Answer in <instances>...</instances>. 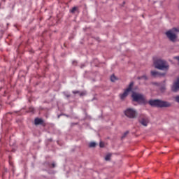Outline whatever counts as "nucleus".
I'll return each instance as SVG.
<instances>
[{
    "label": "nucleus",
    "instance_id": "obj_10",
    "mask_svg": "<svg viewBox=\"0 0 179 179\" xmlns=\"http://www.w3.org/2000/svg\"><path fill=\"white\" fill-rule=\"evenodd\" d=\"M35 125H41L43 124L44 121H43L42 119L40 118H36L34 120Z\"/></svg>",
    "mask_w": 179,
    "mask_h": 179
},
{
    "label": "nucleus",
    "instance_id": "obj_16",
    "mask_svg": "<svg viewBox=\"0 0 179 179\" xmlns=\"http://www.w3.org/2000/svg\"><path fill=\"white\" fill-rule=\"evenodd\" d=\"M175 101H176V103H179V95L175 96Z\"/></svg>",
    "mask_w": 179,
    "mask_h": 179
},
{
    "label": "nucleus",
    "instance_id": "obj_9",
    "mask_svg": "<svg viewBox=\"0 0 179 179\" xmlns=\"http://www.w3.org/2000/svg\"><path fill=\"white\" fill-rule=\"evenodd\" d=\"M178 89H179V80H178L177 82H176L173 84V86L172 87V90L173 92H177Z\"/></svg>",
    "mask_w": 179,
    "mask_h": 179
},
{
    "label": "nucleus",
    "instance_id": "obj_13",
    "mask_svg": "<svg viewBox=\"0 0 179 179\" xmlns=\"http://www.w3.org/2000/svg\"><path fill=\"white\" fill-rule=\"evenodd\" d=\"M116 80H117V78L115 77V76H114V75L111 76V77H110L111 82H115Z\"/></svg>",
    "mask_w": 179,
    "mask_h": 179
},
{
    "label": "nucleus",
    "instance_id": "obj_7",
    "mask_svg": "<svg viewBox=\"0 0 179 179\" xmlns=\"http://www.w3.org/2000/svg\"><path fill=\"white\" fill-rule=\"evenodd\" d=\"M139 122L143 127H148V124H149V117L145 115H141L139 117Z\"/></svg>",
    "mask_w": 179,
    "mask_h": 179
},
{
    "label": "nucleus",
    "instance_id": "obj_3",
    "mask_svg": "<svg viewBox=\"0 0 179 179\" xmlns=\"http://www.w3.org/2000/svg\"><path fill=\"white\" fill-rule=\"evenodd\" d=\"M177 33H179V28L174 27L167 31L165 34L169 41L176 43V41H177Z\"/></svg>",
    "mask_w": 179,
    "mask_h": 179
},
{
    "label": "nucleus",
    "instance_id": "obj_4",
    "mask_svg": "<svg viewBox=\"0 0 179 179\" xmlns=\"http://www.w3.org/2000/svg\"><path fill=\"white\" fill-rule=\"evenodd\" d=\"M134 101H136L137 103H140V104H147L148 101H146V97L143 96L142 94H138L134 92L131 95Z\"/></svg>",
    "mask_w": 179,
    "mask_h": 179
},
{
    "label": "nucleus",
    "instance_id": "obj_2",
    "mask_svg": "<svg viewBox=\"0 0 179 179\" xmlns=\"http://www.w3.org/2000/svg\"><path fill=\"white\" fill-rule=\"evenodd\" d=\"M155 67L159 71H169L170 66L169 63L162 59H158L154 62Z\"/></svg>",
    "mask_w": 179,
    "mask_h": 179
},
{
    "label": "nucleus",
    "instance_id": "obj_18",
    "mask_svg": "<svg viewBox=\"0 0 179 179\" xmlns=\"http://www.w3.org/2000/svg\"><path fill=\"white\" fill-rule=\"evenodd\" d=\"M29 111L31 112V113H34V108H29Z\"/></svg>",
    "mask_w": 179,
    "mask_h": 179
},
{
    "label": "nucleus",
    "instance_id": "obj_1",
    "mask_svg": "<svg viewBox=\"0 0 179 179\" xmlns=\"http://www.w3.org/2000/svg\"><path fill=\"white\" fill-rule=\"evenodd\" d=\"M148 103L152 107H158L162 108L163 107H171V103L166 101H162L160 99H151L148 101Z\"/></svg>",
    "mask_w": 179,
    "mask_h": 179
},
{
    "label": "nucleus",
    "instance_id": "obj_21",
    "mask_svg": "<svg viewBox=\"0 0 179 179\" xmlns=\"http://www.w3.org/2000/svg\"><path fill=\"white\" fill-rule=\"evenodd\" d=\"M80 96H85V92H81V93L80 94Z\"/></svg>",
    "mask_w": 179,
    "mask_h": 179
},
{
    "label": "nucleus",
    "instance_id": "obj_19",
    "mask_svg": "<svg viewBox=\"0 0 179 179\" xmlns=\"http://www.w3.org/2000/svg\"><path fill=\"white\" fill-rule=\"evenodd\" d=\"M99 146H100V148H104V143H103L102 142H101V143H99Z\"/></svg>",
    "mask_w": 179,
    "mask_h": 179
},
{
    "label": "nucleus",
    "instance_id": "obj_20",
    "mask_svg": "<svg viewBox=\"0 0 179 179\" xmlns=\"http://www.w3.org/2000/svg\"><path fill=\"white\" fill-rule=\"evenodd\" d=\"M73 94H78L79 93V91H73Z\"/></svg>",
    "mask_w": 179,
    "mask_h": 179
},
{
    "label": "nucleus",
    "instance_id": "obj_14",
    "mask_svg": "<svg viewBox=\"0 0 179 179\" xmlns=\"http://www.w3.org/2000/svg\"><path fill=\"white\" fill-rule=\"evenodd\" d=\"M90 148H96V143L95 142H91L89 145Z\"/></svg>",
    "mask_w": 179,
    "mask_h": 179
},
{
    "label": "nucleus",
    "instance_id": "obj_23",
    "mask_svg": "<svg viewBox=\"0 0 179 179\" xmlns=\"http://www.w3.org/2000/svg\"><path fill=\"white\" fill-rule=\"evenodd\" d=\"M52 168L55 167V164H54V163L52 164Z\"/></svg>",
    "mask_w": 179,
    "mask_h": 179
},
{
    "label": "nucleus",
    "instance_id": "obj_22",
    "mask_svg": "<svg viewBox=\"0 0 179 179\" xmlns=\"http://www.w3.org/2000/svg\"><path fill=\"white\" fill-rule=\"evenodd\" d=\"M73 65H76V61H73Z\"/></svg>",
    "mask_w": 179,
    "mask_h": 179
},
{
    "label": "nucleus",
    "instance_id": "obj_15",
    "mask_svg": "<svg viewBox=\"0 0 179 179\" xmlns=\"http://www.w3.org/2000/svg\"><path fill=\"white\" fill-rule=\"evenodd\" d=\"M77 9H78V7H73V8L71 10L70 12H71V13H75V12H76Z\"/></svg>",
    "mask_w": 179,
    "mask_h": 179
},
{
    "label": "nucleus",
    "instance_id": "obj_12",
    "mask_svg": "<svg viewBox=\"0 0 179 179\" xmlns=\"http://www.w3.org/2000/svg\"><path fill=\"white\" fill-rule=\"evenodd\" d=\"M111 159V154H108L106 157H105V160L106 162H108V160H110Z\"/></svg>",
    "mask_w": 179,
    "mask_h": 179
},
{
    "label": "nucleus",
    "instance_id": "obj_8",
    "mask_svg": "<svg viewBox=\"0 0 179 179\" xmlns=\"http://www.w3.org/2000/svg\"><path fill=\"white\" fill-rule=\"evenodd\" d=\"M151 75L152 76H153L154 78H157L159 76H164V75H166V73H160L159 71H151Z\"/></svg>",
    "mask_w": 179,
    "mask_h": 179
},
{
    "label": "nucleus",
    "instance_id": "obj_24",
    "mask_svg": "<svg viewBox=\"0 0 179 179\" xmlns=\"http://www.w3.org/2000/svg\"><path fill=\"white\" fill-rule=\"evenodd\" d=\"M166 90V87H162V90Z\"/></svg>",
    "mask_w": 179,
    "mask_h": 179
},
{
    "label": "nucleus",
    "instance_id": "obj_11",
    "mask_svg": "<svg viewBox=\"0 0 179 179\" xmlns=\"http://www.w3.org/2000/svg\"><path fill=\"white\" fill-rule=\"evenodd\" d=\"M137 79H138V80H141L142 79H143V80H148V76H139L137 78Z\"/></svg>",
    "mask_w": 179,
    "mask_h": 179
},
{
    "label": "nucleus",
    "instance_id": "obj_17",
    "mask_svg": "<svg viewBox=\"0 0 179 179\" xmlns=\"http://www.w3.org/2000/svg\"><path fill=\"white\" fill-rule=\"evenodd\" d=\"M129 132L126 131L124 135L122 136V138L124 139V138H125L127 135H128Z\"/></svg>",
    "mask_w": 179,
    "mask_h": 179
},
{
    "label": "nucleus",
    "instance_id": "obj_5",
    "mask_svg": "<svg viewBox=\"0 0 179 179\" xmlns=\"http://www.w3.org/2000/svg\"><path fill=\"white\" fill-rule=\"evenodd\" d=\"M134 87V82L130 83L129 87L124 90L123 94H120V100H125L127 97L128 96V94H129V92L132 90V87Z\"/></svg>",
    "mask_w": 179,
    "mask_h": 179
},
{
    "label": "nucleus",
    "instance_id": "obj_6",
    "mask_svg": "<svg viewBox=\"0 0 179 179\" xmlns=\"http://www.w3.org/2000/svg\"><path fill=\"white\" fill-rule=\"evenodd\" d=\"M124 114L126 117H128L129 118H136V110L134 108H127L124 111Z\"/></svg>",
    "mask_w": 179,
    "mask_h": 179
}]
</instances>
